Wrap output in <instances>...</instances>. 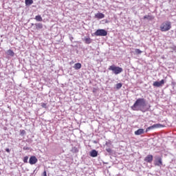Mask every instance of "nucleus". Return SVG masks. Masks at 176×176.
Wrapping results in <instances>:
<instances>
[{
    "instance_id": "1",
    "label": "nucleus",
    "mask_w": 176,
    "mask_h": 176,
    "mask_svg": "<svg viewBox=\"0 0 176 176\" xmlns=\"http://www.w3.org/2000/svg\"><path fill=\"white\" fill-rule=\"evenodd\" d=\"M131 108L132 111H141L142 112H146L149 109L146 100L144 98H138Z\"/></svg>"
},
{
    "instance_id": "2",
    "label": "nucleus",
    "mask_w": 176,
    "mask_h": 176,
    "mask_svg": "<svg viewBox=\"0 0 176 176\" xmlns=\"http://www.w3.org/2000/svg\"><path fill=\"white\" fill-rule=\"evenodd\" d=\"M108 69L109 71H112L113 74L115 75H119V74H122V72H123V68L115 65L109 66Z\"/></svg>"
},
{
    "instance_id": "3",
    "label": "nucleus",
    "mask_w": 176,
    "mask_h": 176,
    "mask_svg": "<svg viewBox=\"0 0 176 176\" xmlns=\"http://www.w3.org/2000/svg\"><path fill=\"white\" fill-rule=\"evenodd\" d=\"M160 30L161 31H162V32L170 31V30H171V22L170 21L164 22L160 26Z\"/></svg>"
},
{
    "instance_id": "4",
    "label": "nucleus",
    "mask_w": 176,
    "mask_h": 176,
    "mask_svg": "<svg viewBox=\"0 0 176 176\" xmlns=\"http://www.w3.org/2000/svg\"><path fill=\"white\" fill-rule=\"evenodd\" d=\"M94 35L96 36H107L108 32L104 29H98L95 32Z\"/></svg>"
},
{
    "instance_id": "5",
    "label": "nucleus",
    "mask_w": 176,
    "mask_h": 176,
    "mask_svg": "<svg viewBox=\"0 0 176 176\" xmlns=\"http://www.w3.org/2000/svg\"><path fill=\"white\" fill-rule=\"evenodd\" d=\"M161 127H163V125L160 124H155L151 126H148L146 129V133H148V131H150V130H155V129H160Z\"/></svg>"
},
{
    "instance_id": "6",
    "label": "nucleus",
    "mask_w": 176,
    "mask_h": 176,
    "mask_svg": "<svg viewBox=\"0 0 176 176\" xmlns=\"http://www.w3.org/2000/svg\"><path fill=\"white\" fill-rule=\"evenodd\" d=\"M155 166H157L158 167H162L163 166V161L162 160V157H157L154 162Z\"/></svg>"
},
{
    "instance_id": "7",
    "label": "nucleus",
    "mask_w": 176,
    "mask_h": 176,
    "mask_svg": "<svg viewBox=\"0 0 176 176\" xmlns=\"http://www.w3.org/2000/svg\"><path fill=\"white\" fill-rule=\"evenodd\" d=\"M163 85H164V80H161L160 81L154 82L153 86L154 87H162Z\"/></svg>"
},
{
    "instance_id": "8",
    "label": "nucleus",
    "mask_w": 176,
    "mask_h": 176,
    "mask_svg": "<svg viewBox=\"0 0 176 176\" xmlns=\"http://www.w3.org/2000/svg\"><path fill=\"white\" fill-rule=\"evenodd\" d=\"M37 162H38V158H36V157L35 156L30 157L29 160L30 164H36V163Z\"/></svg>"
},
{
    "instance_id": "9",
    "label": "nucleus",
    "mask_w": 176,
    "mask_h": 176,
    "mask_svg": "<svg viewBox=\"0 0 176 176\" xmlns=\"http://www.w3.org/2000/svg\"><path fill=\"white\" fill-rule=\"evenodd\" d=\"M153 161V155H148L144 158V162H146V163H152Z\"/></svg>"
},
{
    "instance_id": "10",
    "label": "nucleus",
    "mask_w": 176,
    "mask_h": 176,
    "mask_svg": "<svg viewBox=\"0 0 176 176\" xmlns=\"http://www.w3.org/2000/svg\"><path fill=\"white\" fill-rule=\"evenodd\" d=\"M144 133H145V130L144 129H139L135 131V135H141V134H144Z\"/></svg>"
},
{
    "instance_id": "11",
    "label": "nucleus",
    "mask_w": 176,
    "mask_h": 176,
    "mask_svg": "<svg viewBox=\"0 0 176 176\" xmlns=\"http://www.w3.org/2000/svg\"><path fill=\"white\" fill-rule=\"evenodd\" d=\"M90 156H91V157H97V156H98V152L96 150H92L90 152Z\"/></svg>"
},
{
    "instance_id": "12",
    "label": "nucleus",
    "mask_w": 176,
    "mask_h": 176,
    "mask_svg": "<svg viewBox=\"0 0 176 176\" xmlns=\"http://www.w3.org/2000/svg\"><path fill=\"white\" fill-rule=\"evenodd\" d=\"M95 17L96 19H104V17H105V15L102 13H98V14H96Z\"/></svg>"
},
{
    "instance_id": "13",
    "label": "nucleus",
    "mask_w": 176,
    "mask_h": 176,
    "mask_svg": "<svg viewBox=\"0 0 176 176\" xmlns=\"http://www.w3.org/2000/svg\"><path fill=\"white\" fill-rule=\"evenodd\" d=\"M25 3L26 6H31L34 3V0H25Z\"/></svg>"
},
{
    "instance_id": "14",
    "label": "nucleus",
    "mask_w": 176,
    "mask_h": 176,
    "mask_svg": "<svg viewBox=\"0 0 176 176\" xmlns=\"http://www.w3.org/2000/svg\"><path fill=\"white\" fill-rule=\"evenodd\" d=\"M84 41L87 45H90V43H91V38H90V37H85Z\"/></svg>"
},
{
    "instance_id": "15",
    "label": "nucleus",
    "mask_w": 176,
    "mask_h": 176,
    "mask_svg": "<svg viewBox=\"0 0 176 176\" xmlns=\"http://www.w3.org/2000/svg\"><path fill=\"white\" fill-rule=\"evenodd\" d=\"M6 53H7L8 56H10L11 57L14 56V52L12 50H8Z\"/></svg>"
},
{
    "instance_id": "16",
    "label": "nucleus",
    "mask_w": 176,
    "mask_h": 176,
    "mask_svg": "<svg viewBox=\"0 0 176 176\" xmlns=\"http://www.w3.org/2000/svg\"><path fill=\"white\" fill-rule=\"evenodd\" d=\"M35 25L37 30H42V28H43V25L41 23H35Z\"/></svg>"
},
{
    "instance_id": "17",
    "label": "nucleus",
    "mask_w": 176,
    "mask_h": 176,
    "mask_svg": "<svg viewBox=\"0 0 176 176\" xmlns=\"http://www.w3.org/2000/svg\"><path fill=\"white\" fill-rule=\"evenodd\" d=\"M34 19L37 21H43V19H42V16L41 15L36 16Z\"/></svg>"
},
{
    "instance_id": "18",
    "label": "nucleus",
    "mask_w": 176,
    "mask_h": 176,
    "mask_svg": "<svg viewBox=\"0 0 176 176\" xmlns=\"http://www.w3.org/2000/svg\"><path fill=\"white\" fill-rule=\"evenodd\" d=\"M74 68L76 69H80L82 68V64H80V63H76L74 65Z\"/></svg>"
},
{
    "instance_id": "19",
    "label": "nucleus",
    "mask_w": 176,
    "mask_h": 176,
    "mask_svg": "<svg viewBox=\"0 0 176 176\" xmlns=\"http://www.w3.org/2000/svg\"><path fill=\"white\" fill-rule=\"evenodd\" d=\"M144 19H147V20H153V16L151 15H146L144 16Z\"/></svg>"
},
{
    "instance_id": "20",
    "label": "nucleus",
    "mask_w": 176,
    "mask_h": 176,
    "mask_svg": "<svg viewBox=\"0 0 176 176\" xmlns=\"http://www.w3.org/2000/svg\"><path fill=\"white\" fill-rule=\"evenodd\" d=\"M135 53H136V54H141V53H142V51H141L140 49H136L135 50Z\"/></svg>"
},
{
    "instance_id": "21",
    "label": "nucleus",
    "mask_w": 176,
    "mask_h": 176,
    "mask_svg": "<svg viewBox=\"0 0 176 176\" xmlns=\"http://www.w3.org/2000/svg\"><path fill=\"white\" fill-rule=\"evenodd\" d=\"M122 83H118V84L116 85V89H117L118 90H119V89H122Z\"/></svg>"
},
{
    "instance_id": "22",
    "label": "nucleus",
    "mask_w": 176,
    "mask_h": 176,
    "mask_svg": "<svg viewBox=\"0 0 176 176\" xmlns=\"http://www.w3.org/2000/svg\"><path fill=\"white\" fill-rule=\"evenodd\" d=\"M23 162L28 163V156H25L23 157Z\"/></svg>"
},
{
    "instance_id": "23",
    "label": "nucleus",
    "mask_w": 176,
    "mask_h": 176,
    "mask_svg": "<svg viewBox=\"0 0 176 176\" xmlns=\"http://www.w3.org/2000/svg\"><path fill=\"white\" fill-rule=\"evenodd\" d=\"M41 107L42 108H47V105L46 104V103H41Z\"/></svg>"
},
{
    "instance_id": "24",
    "label": "nucleus",
    "mask_w": 176,
    "mask_h": 176,
    "mask_svg": "<svg viewBox=\"0 0 176 176\" xmlns=\"http://www.w3.org/2000/svg\"><path fill=\"white\" fill-rule=\"evenodd\" d=\"M107 152H108V153H111L112 152V149H111L110 148H106Z\"/></svg>"
},
{
    "instance_id": "25",
    "label": "nucleus",
    "mask_w": 176,
    "mask_h": 176,
    "mask_svg": "<svg viewBox=\"0 0 176 176\" xmlns=\"http://www.w3.org/2000/svg\"><path fill=\"white\" fill-rule=\"evenodd\" d=\"M6 151L8 152V153H10V149L9 148H6Z\"/></svg>"
},
{
    "instance_id": "26",
    "label": "nucleus",
    "mask_w": 176,
    "mask_h": 176,
    "mask_svg": "<svg viewBox=\"0 0 176 176\" xmlns=\"http://www.w3.org/2000/svg\"><path fill=\"white\" fill-rule=\"evenodd\" d=\"M43 176H47V173H46V170H45L43 173Z\"/></svg>"
},
{
    "instance_id": "27",
    "label": "nucleus",
    "mask_w": 176,
    "mask_h": 176,
    "mask_svg": "<svg viewBox=\"0 0 176 176\" xmlns=\"http://www.w3.org/2000/svg\"><path fill=\"white\" fill-rule=\"evenodd\" d=\"M69 39H70V41H72V39H74V37H72V36H70Z\"/></svg>"
}]
</instances>
